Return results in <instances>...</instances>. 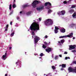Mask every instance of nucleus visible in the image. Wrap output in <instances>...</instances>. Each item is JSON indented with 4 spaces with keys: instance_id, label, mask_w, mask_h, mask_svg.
Segmentation results:
<instances>
[{
    "instance_id": "f257e3e1",
    "label": "nucleus",
    "mask_w": 76,
    "mask_h": 76,
    "mask_svg": "<svg viewBox=\"0 0 76 76\" xmlns=\"http://www.w3.org/2000/svg\"><path fill=\"white\" fill-rule=\"evenodd\" d=\"M29 28L33 31L32 34L33 36H34L35 35L34 32H35V31L37 32L38 30H39V26L38 23L36 22H34L31 24Z\"/></svg>"
},
{
    "instance_id": "f03ea898",
    "label": "nucleus",
    "mask_w": 76,
    "mask_h": 76,
    "mask_svg": "<svg viewBox=\"0 0 76 76\" xmlns=\"http://www.w3.org/2000/svg\"><path fill=\"white\" fill-rule=\"evenodd\" d=\"M44 23L46 26L52 25L53 24V21L51 19H48L44 21Z\"/></svg>"
},
{
    "instance_id": "7ed1b4c3",
    "label": "nucleus",
    "mask_w": 76,
    "mask_h": 76,
    "mask_svg": "<svg viewBox=\"0 0 76 76\" xmlns=\"http://www.w3.org/2000/svg\"><path fill=\"white\" fill-rule=\"evenodd\" d=\"M41 3V1H38L37 0L34 1L32 3L33 7H36V5L38 4H39V3Z\"/></svg>"
},
{
    "instance_id": "20e7f679",
    "label": "nucleus",
    "mask_w": 76,
    "mask_h": 76,
    "mask_svg": "<svg viewBox=\"0 0 76 76\" xmlns=\"http://www.w3.org/2000/svg\"><path fill=\"white\" fill-rule=\"evenodd\" d=\"M34 39L35 41L34 44L37 45V43L38 42V41L40 40V38L37 36H35Z\"/></svg>"
},
{
    "instance_id": "39448f33",
    "label": "nucleus",
    "mask_w": 76,
    "mask_h": 76,
    "mask_svg": "<svg viewBox=\"0 0 76 76\" xmlns=\"http://www.w3.org/2000/svg\"><path fill=\"white\" fill-rule=\"evenodd\" d=\"M58 15H64L66 13V11L62 10L61 12H59L57 13Z\"/></svg>"
},
{
    "instance_id": "423d86ee",
    "label": "nucleus",
    "mask_w": 76,
    "mask_h": 76,
    "mask_svg": "<svg viewBox=\"0 0 76 76\" xmlns=\"http://www.w3.org/2000/svg\"><path fill=\"white\" fill-rule=\"evenodd\" d=\"M46 51L48 53H50L53 50V48H51L48 47L47 49H45Z\"/></svg>"
},
{
    "instance_id": "0eeeda50",
    "label": "nucleus",
    "mask_w": 76,
    "mask_h": 76,
    "mask_svg": "<svg viewBox=\"0 0 76 76\" xmlns=\"http://www.w3.org/2000/svg\"><path fill=\"white\" fill-rule=\"evenodd\" d=\"M76 45H69V50H73V49H75V48Z\"/></svg>"
},
{
    "instance_id": "6e6552de",
    "label": "nucleus",
    "mask_w": 76,
    "mask_h": 76,
    "mask_svg": "<svg viewBox=\"0 0 76 76\" xmlns=\"http://www.w3.org/2000/svg\"><path fill=\"white\" fill-rule=\"evenodd\" d=\"M68 70L69 72H75L76 70L73 69L71 67H69L68 68Z\"/></svg>"
},
{
    "instance_id": "1a4fd4ad",
    "label": "nucleus",
    "mask_w": 76,
    "mask_h": 76,
    "mask_svg": "<svg viewBox=\"0 0 76 76\" xmlns=\"http://www.w3.org/2000/svg\"><path fill=\"white\" fill-rule=\"evenodd\" d=\"M48 5H49V6H51V4L49 2L45 3V6H47Z\"/></svg>"
},
{
    "instance_id": "9d476101",
    "label": "nucleus",
    "mask_w": 76,
    "mask_h": 76,
    "mask_svg": "<svg viewBox=\"0 0 76 76\" xmlns=\"http://www.w3.org/2000/svg\"><path fill=\"white\" fill-rule=\"evenodd\" d=\"M44 9V6H42L39 7H37V10L40 11L41 10H43Z\"/></svg>"
},
{
    "instance_id": "9b49d317",
    "label": "nucleus",
    "mask_w": 76,
    "mask_h": 76,
    "mask_svg": "<svg viewBox=\"0 0 76 76\" xmlns=\"http://www.w3.org/2000/svg\"><path fill=\"white\" fill-rule=\"evenodd\" d=\"M6 56H7V53H5V55H3L2 58H3V59L4 60H5L7 58V57Z\"/></svg>"
},
{
    "instance_id": "f8f14e48",
    "label": "nucleus",
    "mask_w": 76,
    "mask_h": 76,
    "mask_svg": "<svg viewBox=\"0 0 76 76\" xmlns=\"http://www.w3.org/2000/svg\"><path fill=\"white\" fill-rule=\"evenodd\" d=\"M64 41H65L64 39H63L61 40L60 41H59L58 42V43L60 44H61H61H63L64 42Z\"/></svg>"
},
{
    "instance_id": "ddd939ff",
    "label": "nucleus",
    "mask_w": 76,
    "mask_h": 76,
    "mask_svg": "<svg viewBox=\"0 0 76 76\" xmlns=\"http://www.w3.org/2000/svg\"><path fill=\"white\" fill-rule=\"evenodd\" d=\"M60 31L62 33H64V32H66V29H64V28H63L61 29L60 30Z\"/></svg>"
},
{
    "instance_id": "4468645a",
    "label": "nucleus",
    "mask_w": 76,
    "mask_h": 76,
    "mask_svg": "<svg viewBox=\"0 0 76 76\" xmlns=\"http://www.w3.org/2000/svg\"><path fill=\"white\" fill-rule=\"evenodd\" d=\"M29 5L28 4L24 5L23 6V9H25V8H26V7H29Z\"/></svg>"
},
{
    "instance_id": "2eb2a0df",
    "label": "nucleus",
    "mask_w": 76,
    "mask_h": 76,
    "mask_svg": "<svg viewBox=\"0 0 76 76\" xmlns=\"http://www.w3.org/2000/svg\"><path fill=\"white\" fill-rule=\"evenodd\" d=\"M44 44L45 45H46V46H48L50 44V42H49V43L47 42H44Z\"/></svg>"
},
{
    "instance_id": "dca6fc26",
    "label": "nucleus",
    "mask_w": 76,
    "mask_h": 76,
    "mask_svg": "<svg viewBox=\"0 0 76 76\" xmlns=\"http://www.w3.org/2000/svg\"><path fill=\"white\" fill-rule=\"evenodd\" d=\"M69 13H72V12H74V10H71L69 11Z\"/></svg>"
},
{
    "instance_id": "f3484780",
    "label": "nucleus",
    "mask_w": 76,
    "mask_h": 76,
    "mask_svg": "<svg viewBox=\"0 0 76 76\" xmlns=\"http://www.w3.org/2000/svg\"><path fill=\"white\" fill-rule=\"evenodd\" d=\"M61 66L62 68H65L66 67V66L65 64H63L61 65Z\"/></svg>"
},
{
    "instance_id": "a211bd4d",
    "label": "nucleus",
    "mask_w": 76,
    "mask_h": 76,
    "mask_svg": "<svg viewBox=\"0 0 76 76\" xmlns=\"http://www.w3.org/2000/svg\"><path fill=\"white\" fill-rule=\"evenodd\" d=\"M53 12V10H51L49 9L48 11V13L49 14V13H51V12Z\"/></svg>"
},
{
    "instance_id": "6ab92c4d",
    "label": "nucleus",
    "mask_w": 76,
    "mask_h": 76,
    "mask_svg": "<svg viewBox=\"0 0 76 76\" xmlns=\"http://www.w3.org/2000/svg\"><path fill=\"white\" fill-rule=\"evenodd\" d=\"M14 34H15V31H13V32L11 34L10 36L11 37H13V35H14Z\"/></svg>"
},
{
    "instance_id": "aec40b11",
    "label": "nucleus",
    "mask_w": 76,
    "mask_h": 76,
    "mask_svg": "<svg viewBox=\"0 0 76 76\" xmlns=\"http://www.w3.org/2000/svg\"><path fill=\"white\" fill-rule=\"evenodd\" d=\"M31 12L29 11V12H27L26 15H31Z\"/></svg>"
},
{
    "instance_id": "412c9836",
    "label": "nucleus",
    "mask_w": 76,
    "mask_h": 76,
    "mask_svg": "<svg viewBox=\"0 0 76 76\" xmlns=\"http://www.w3.org/2000/svg\"><path fill=\"white\" fill-rule=\"evenodd\" d=\"M66 36H60L59 37V38H66Z\"/></svg>"
},
{
    "instance_id": "4be33fe9",
    "label": "nucleus",
    "mask_w": 76,
    "mask_h": 76,
    "mask_svg": "<svg viewBox=\"0 0 76 76\" xmlns=\"http://www.w3.org/2000/svg\"><path fill=\"white\" fill-rule=\"evenodd\" d=\"M9 9L10 10H12V4H10V5Z\"/></svg>"
},
{
    "instance_id": "5701e85b",
    "label": "nucleus",
    "mask_w": 76,
    "mask_h": 76,
    "mask_svg": "<svg viewBox=\"0 0 76 76\" xmlns=\"http://www.w3.org/2000/svg\"><path fill=\"white\" fill-rule=\"evenodd\" d=\"M76 16V12H74V14L72 15V16L73 17H75Z\"/></svg>"
},
{
    "instance_id": "b1692460",
    "label": "nucleus",
    "mask_w": 76,
    "mask_h": 76,
    "mask_svg": "<svg viewBox=\"0 0 76 76\" xmlns=\"http://www.w3.org/2000/svg\"><path fill=\"white\" fill-rule=\"evenodd\" d=\"M42 47L43 48H44V49H45V48H47V46H45V45H43L42 46Z\"/></svg>"
},
{
    "instance_id": "393cba45",
    "label": "nucleus",
    "mask_w": 76,
    "mask_h": 76,
    "mask_svg": "<svg viewBox=\"0 0 76 76\" xmlns=\"http://www.w3.org/2000/svg\"><path fill=\"white\" fill-rule=\"evenodd\" d=\"M73 33H71L69 34V36H70V37H73Z\"/></svg>"
},
{
    "instance_id": "a878e982",
    "label": "nucleus",
    "mask_w": 76,
    "mask_h": 76,
    "mask_svg": "<svg viewBox=\"0 0 76 76\" xmlns=\"http://www.w3.org/2000/svg\"><path fill=\"white\" fill-rule=\"evenodd\" d=\"M12 7L13 8H15L16 7V5L15 4H14L12 5Z\"/></svg>"
},
{
    "instance_id": "bb28decb",
    "label": "nucleus",
    "mask_w": 76,
    "mask_h": 76,
    "mask_svg": "<svg viewBox=\"0 0 76 76\" xmlns=\"http://www.w3.org/2000/svg\"><path fill=\"white\" fill-rule=\"evenodd\" d=\"M54 31H55V34H57V33H58V30L55 29Z\"/></svg>"
},
{
    "instance_id": "cd10ccee",
    "label": "nucleus",
    "mask_w": 76,
    "mask_h": 76,
    "mask_svg": "<svg viewBox=\"0 0 76 76\" xmlns=\"http://www.w3.org/2000/svg\"><path fill=\"white\" fill-rule=\"evenodd\" d=\"M55 29L56 30H58L59 29V28L58 26L55 27Z\"/></svg>"
},
{
    "instance_id": "c85d7f7f",
    "label": "nucleus",
    "mask_w": 76,
    "mask_h": 76,
    "mask_svg": "<svg viewBox=\"0 0 76 76\" xmlns=\"http://www.w3.org/2000/svg\"><path fill=\"white\" fill-rule=\"evenodd\" d=\"M52 67L53 69L54 70H55V69H56V67L54 66H52Z\"/></svg>"
},
{
    "instance_id": "c756f323",
    "label": "nucleus",
    "mask_w": 76,
    "mask_h": 76,
    "mask_svg": "<svg viewBox=\"0 0 76 76\" xmlns=\"http://www.w3.org/2000/svg\"><path fill=\"white\" fill-rule=\"evenodd\" d=\"M40 56H41V57H42V56H44V55L43 54V53H41L40 55Z\"/></svg>"
},
{
    "instance_id": "7c9ffc66",
    "label": "nucleus",
    "mask_w": 76,
    "mask_h": 76,
    "mask_svg": "<svg viewBox=\"0 0 76 76\" xmlns=\"http://www.w3.org/2000/svg\"><path fill=\"white\" fill-rule=\"evenodd\" d=\"M76 7V6L75 5H72L71 7V8H75Z\"/></svg>"
},
{
    "instance_id": "2f4dec72",
    "label": "nucleus",
    "mask_w": 76,
    "mask_h": 76,
    "mask_svg": "<svg viewBox=\"0 0 76 76\" xmlns=\"http://www.w3.org/2000/svg\"><path fill=\"white\" fill-rule=\"evenodd\" d=\"M50 7L49 6H48V7H46V9H50Z\"/></svg>"
},
{
    "instance_id": "473e14b6",
    "label": "nucleus",
    "mask_w": 76,
    "mask_h": 76,
    "mask_svg": "<svg viewBox=\"0 0 76 76\" xmlns=\"http://www.w3.org/2000/svg\"><path fill=\"white\" fill-rule=\"evenodd\" d=\"M58 58V56H56L55 57V60H57Z\"/></svg>"
},
{
    "instance_id": "72a5a7b5",
    "label": "nucleus",
    "mask_w": 76,
    "mask_h": 76,
    "mask_svg": "<svg viewBox=\"0 0 76 76\" xmlns=\"http://www.w3.org/2000/svg\"><path fill=\"white\" fill-rule=\"evenodd\" d=\"M13 11H12L9 14V15H12V14H13Z\"/></svg>"
},
{
    "instance_id": "f704fd0d",
    "label": "nucleus",
    "mask_w": 76,
    "mask_h": 76,
    "mask_svg": "<svg viewBox=\"0 0 76 76\" xmlns=\"http://www.w3.org/2000/svg\"><path fill=\"white\" fill-rule=\"evenodd\" d=\"M67 2L66 1H65L63 2V3L64 4H66Z\"/></svg>"
},
{
    "instance_id": "c9c22d12",
    "label": "nucleus",
    "mask_w": 76,
    "mask_h": 76,
    "mask_svg": "<svg viewBox=\"0 0 76 76\" xmlns=\"http://www.w3.org/2000/svg\"><path fill=\"white\" fill-rule=\"evenodd\" d=\"M9 27V25L8 24H7L6 25V28H7V29H8V27Z\"/></svg>"
},
{
    "instance_id": "e433bc0d",
    "label": "nucleus",
    "mask_w": 76,
    "mask_h": 76,
    "mask_svg": "<svg viewBox=\"0 0 76 76\" xmlns=\"http://www.w3.org/2000/svg\"><path fill=\"white\" fill-rule=\"evenodd\" d=\"M73 64H76V61H74L73 62Z\"/></svg>"
},
{
    "instance_id": "4c0bfd02",
    "label": "nucleus",
    "mask_w": 76,
    "mask_h": 76,
    "mask_svg": "<svg viewBox=\"0 0 76 76\" xmlns=\"http://www.w3.org/2000/svg\"><path fill=\"white\" fill-rule=\"evenodd\" d=\"M66 36V37H69V38H70V35H67V36Z\"/></svg>"
},
{
    "instance_id": "58836bf2",
    "label": "nucleus",
    "mask_w": 76,
    "mask_h": 76,
    "mask_svg": "<svg viewBox=\"0 0 76 76\" xmlns=\"http://www.w3.org/2000/svg\"><path fill=\"white\" fill-rule=\"evenodd\" d=\"M72 53H74V52H76V50H72Z\"/></svg>"
},
{
    "instance_id": "ea45409f",
    "label": "nucleus",
    "mask_w": 76,
    "mask_h": 76,
    "mask_svg": "<svg viewBox=\"0 0 76 76\" xmlns=\"http://www.w3.org/2000/svg\"><path fill=\"white\" fill-rule=\"evenodd\" d=\"M64 54H67V52L65 51L64 53Z\"/></svg>"
},
{
    "instance_id": "a19ab883",
    "label": "nucleus",
    "mask_w": 76,
    "mask_h": 76,
    "mask_svg": "<svg viewBox=\"0 0 76 76\" xmlns=\"http://www.w3.org/2000/svg\"><path fill=\"white\" fill-rule=\"evenodd\" d=\"M71 25H72V26H75V25H76V24L74 23H72L71 24Z\"/></svg>"
},
{
    "instance_id": "79ce46f5",
    "label": "nucleus",
    "mask_w": 76,
    "mask_h": 76,
    "mask_svg": "<svg viewBox=\"0 0 76 76\" xmlns=\"http://www.w3.org/2000/svg\"><path fill=\"white\" fill-rule=\"evenodd\" d=\"M45 38H48V36H47V35H46L45 37Z\"/></svg>"
},
{
    "instance_id": "37998d69",
    "label": "nucleus",
    "mask_w": 76,
    "mask_h": 76,
    "mask_svg": "<svg viewBox=\"0 0 76 76\" xmlns=\"http://www.w3.org/2000/svg\"><path fill=\"white\" fill-rule=\"evenodd\" d=\"M7 29L8 28H5V31H7Z\"/></svg>"
},
{
    "instance_id": "c03bdc74",
    "label": "nucleus",
    "mask_w": 76,
    "mask_h": 76,
    "mask_svg": "<svg viewBox=\"0 0 76 76\" xmlns=\"http://www.w3.org/2000/svg\"><path fill=\"white\" fill-rule=\"evenodd\" d=\"M39 21H41V18H39Z\"/></svg>"
},
{
    "instance_id": "a18cd8bd",
    "label": "nucleus",
    "mask_w": 76,
    "mask_h": 76,
    "mask_svg": "<svg viewBox=\"0 0 76 76\" xmlns=\"http://www.w3.org/2000/svg\"><path fill=\"white\" fill-rule=\"evenodd\" d=\"M10 24L11 25H12V21H11L10 23Z\"/></svg>"
},
{
    "instance_id": "49530a36",
    "label": "nucleus",
    "mask_w": 76,
    "mask_h": 76,
    "mask_svg": "<svg viewBox=\"0 0 76 76\" xmlns=\"http://www.w3.org/2000/svg\"><path fill=\"white\" fill-rule=\"evenodd\" d=\"M17 19L18 20L19 19V17H17Z\"/></svg>"
},
{
    "instance_id": "de8ad7c7",
    "label": "nucleus",
    "mask_w": 76,
    "mask_h": 76,
    "mask_svg": "<svg viewBox=\"0 0 76 76\" xmlns=\"http://www.w3.org/2000/svg\"><path fill=\"white\" fill-rule=\"evenodd\" d=\"M59 56L60 57H62V56L61 55H59Z\"/></svg>"
},
{
    "instance_id": "09e8293b",
    "label": "nucleus",
    "mask_w": 76,
    "mask_h": 76,
    "mask_svg": "<svg viewBox=\"0 0 76 76\" xmlns=\"http://www.w3.org/2000/svg\"><path fill=\"white\" fill-rule=\"evenodd\" d=\"M15 2H16V0H14V2H13V4L15 3Z\"/></svg>"
},
{
    "instance_id": "8fccbe9b",
    "label": "nucleus",
    "mask_w": 76,
    "mask_h": 76,
    "mask_svg": "<svg viewBox=\"0 0 76 76\" xmlns=\"http://www.w3.org/2000/svg\"><path fill=\"white\" fill-rule=\"evenodd\" d=\"M12 49V47H10L9 48V50H11Z\"/></svg>"
},
{
    "instance_id": "3c124183",
    "label": "nucleus",
    "mask_w": 76,
    "mask_h": 76,
    "mask_svg": "<svg viewBox=\"0 0 76 76\" xmlns=\"http://www.w3.org/2000/svg\"><path fill=\"white\" fill-rule=\"evenodd\" d=\"M5 76H7V74H6L5 75Z\"/></svg>"
},
{
    "instance_id": "603ef678",
    "label": "nucleus",
    "mask_w": 76,
    "mask_h": 76,
    "mask_svg": "<svg viewBox=\"0 0 76 76\" xmlns=\"http://www.w3.org/2000/svg\"><path fill=\"white\" fill-rule=\"evenodd\" d=\"M67 57H65V60H67Z\"/></svg>"
},
{
    "instance_id": "864d4df0",
    "label": "nucleus",
    "mask_w": 76,
    "mask_h": 76,
    "mask_svg": "<svg viewBox=\"0 0 76 76\" xmlns=\"http://www.w3.org/2000/svg\"><path fill=\"white\" fill-rule=\"evenodd\" d=\"M20 14H21L22 13V11H20Z\"/></svg>"
},
{
    "instance_id": "5fc2aeb1",
    "label": "nucleus",
    "mask_w": 76,
    "mask_h": 76,
    "mask_svg": "<svg viewBox=\"0 0 76 76\" xmlns=\"http://www.w3.org/2000/svg\"><path fill=\"white\" fill-rule=\"evenodd\" d=\"M67 58H68V59H70V57H68Z\"/></svg>"
},
{
    "instance_id": "6e6d98bb",
    "label": "nucleus",
    "mask_w": 76,
    "mask_h": 76,
    "mask_svg": "<svg viewBox=\"0 0 76 76\" xmlns=\"http://www.w3.org/2000/svg\"><path fill=\"white\" fill-rule=\"evenodd\" d=\"M75 39V37H73V39Z\"/></svg>"
},
{
    "instance_id": "4d7b16f0",
    "label": "nucleus",
    "mask_w": 76,
    "mask_h": 76,
    "mask_svg": "<svg viewBox=\"0 0 76 76\" xmlns=\"http://www.w3.org/2000/svg\"><path fill=\"white\" fill-rule=\"evenodd\" d=\"M18 62H17L16 63V64H18Z\"/></svg>"
},
{
    "instance_id": "13d9d810",
    "label": "nucleus",
    "mask_w": 76,
    "mask_h": 76,
    "mask_svg": "<svg viewBox=\"0 0 76 76\" xmlns=\"http://www.w3.org/2000/svg\"><path fill=\"white\" fill-rule=\"evenodd\" d=\"M37 54H34V56H37Z\"/></svg>"
},
{
    "instance_id": "bf43d9fd",
    "label": "nucleus",
    "mask_w": 76,
    "mask_h": 76,
    "mask_svg": "<svg viewBox=\"0 0 76 76\" xmlns=\"http://www.w3.org/2000/svg\"><path fill=\"white\" fill-rule=\"evenodd\" d=\"M32 38H34V36H32Z\"/></svg>"
},
{
    "instance_id": "052dcab7",
    "label": "nucleus",
    "mask_w": 76,
    "mask_h": 76,
    "mask_svg": "<svg viewBox=\"0 0 76 76\" xmlns=\"http://www.w3.org/2000/svg\"><path fill=\"white\" fill-rule=\"evenodd\" d=\"M61 70H63V68H61Z\"/></svg>"
},
{
    "instance_id": "680f3d73",
    "label": "nucleus",
    "mask_w": 76,
    "mask_h": 76,
    "mask_svg": "<svg viewBox=\"0 0 76 76\" xmlns=\"http://www.w3.org/2000/svg\"><path fill=\"white\" fill-rule=\"evenodd\" d=\"M11 31H12H12H13V30H12Z\"/></svg>"
},
{
    "instance_id": "e2e57ef3",
    "label": "nucleus",
    "mask_w": 76,
    "mask_h": 76,
    "mask_svg": "<svg viewBox=\"0 0 76 76\" xmlns=\"http://www.w3.org/2000/svg\"><path fill=\"white\" fill-rule=\"evenodd\" d=\"M34 22H35V20H33Z\"/></svg>"
},
{
    "instance_id": "0e129e2a",
    "label": "nucleus",
    "mask_w": 76,
    "mask_h": 76,
    "mask_svg": "<svg viewBox=\"0 0 76 76\" xmlns=\"http://www.w3.org/2000/svg\"><path fill=\"white\" fill-rule=\"evenodd\" d=\"M25 53H26V52H25Z\"/></svg>"
},
{
    "instance_id": "69168bd1",
    "label": "nucleus",
    "mask_w": 76,
    "mask_h": 76,
    "mask_svg": "<svg viewBox=\"0 0 76 76\" xmlns=\"http://www.w3.org/2000/svg\"><path fill=\"white\" fill-rule=\"evenodd\" d=\"M45 74H44V76H45Z\"/></svg>"
},
{
    "instance_id": "338daca9",
    "label": "nucleus",
    "mask_w": 76,
    "mask_h": 76,
    "mask_svg": "<svg viewBox=\"0 0 76 76\" xmlns=\"http://www.w3.org/2000/svg\"><path fill=\"white\" fill-rule=\"evenodd\" d=\"M69 0V1H71V0Z\"/></svg>"
},
{
    "instance_id": "774afa93",
    "label": "nucleus",
    "mask_w": 76,
    "mask_h": 76,
    "mask_svg": "<svg viewBox=\"0 0 76 76\" xmlns=\"http://www.w3.org/2000/svg\"><path fill=\"white\" fill-rule=\"evenodd\" d=\"M9 76H10V75H9Z\"/></svg>"
}]
</instances>
